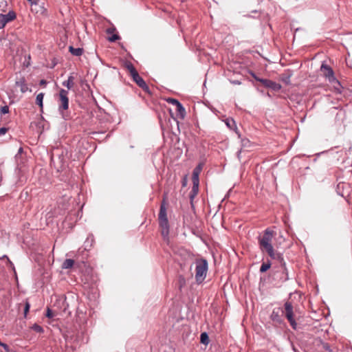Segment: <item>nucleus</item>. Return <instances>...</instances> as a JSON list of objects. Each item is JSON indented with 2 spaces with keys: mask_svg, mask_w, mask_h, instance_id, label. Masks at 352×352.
Returning <instances> with one entry per match:
<instances>
[{
  "mask_svg": "<svg viewBox=\"0 0 352 352\" xmlns=\"http://www.w3.org/2000/svg\"><path fill=\"white\" fill-rule=\"evenodd\" d=\"M274 234V232L270 228H267L265 230L263 235L258 237V246L261 251L263 253H267L272 259L277 260L279 262H283V254L276 252L272 244Z\"/></svg>",
  "mask_w": 352,
  "mask_h": 352,
  "instance_id": "obj_1",
  "label": "nucleus"
},
{
  "mask_svg": "<svg viewBox=\"0 0 352 352\" xmlns=\"http://www.w3.org/2000/svg\"><path fill=\"white\" fill-rule=\"evenodd\" d=\"M158 223L164 241L168 243L170 226L167 217L166 207L164 200L160 205V212L158 214Z\"/></svg>",
  "mask_w": 352,
  "mask_h": 352,
  "instance_id": "obj_2",
  "label": "nucleus"
},
{
  "mask_svg": "<svg viewBox=\"0 0 352 352\" xmlns=\"http://www.w3.org/2000/svg\"><path fill=\"white\" fill-rule=\"evenodd\" d=\"M68 94L69 91L64 89H60L58 94V111L65 120H69L71 119L70 115L66 112L69 108Z\"/></svg>",
  "mask_w": 352,
  "mask_h": 352,
  "instance_id": "obj_3",
  "label": "nucleus"
},
{
  "mask_svg": "<svg viewBox=\"0 0 352 352\" xmlns=\"http://www.w3.org/2000/svg\"><path fill=\"white\" fill-rule=\"evenodd\" d=\"M281 309L283 316H285L287 318L292 328L294 330L297 329L298 324L296 322L295 314V312L297 311V309L294 307L292 302L287 300L285 302L283 307Z\"/></svg>",
  "mask_w": 352,
  "mask_h": 352,
  "instance_id": "obj_4",
  "label": "nucleus"
},
{
  "mask_svg": "<svg viewBox=\"0 0 352 352\" xmlns=\"http://www.w3.org/2000/svg\"><path fill=\"white\" fill-rule=\"evenodd\" d=\"M94 242V239L92 235L89 236L86 241L84 243V248H80L78 249L75 257L76 261L77 262L85 264L89 256V251L92 248L93 243Z\"/></svg>",
  "mask_w": 352,
  "mask_h": 352,
  "instance_id": "obj_5",
  "label": "nucleus"
},
{
  "mask_svg": "<svg viewBox=\"0 0 352 352\" xmlns=\"http://www.w3.org/2000/svg\"><path fill=\"white\" fill-rule=\"evenodd\" d=\"M280 266L277 270L272 272V279L276 285H280L286 282L288 279V272L285 261L280 262Z\"/></svg>",
  "mask_w": 352,
  "mask_h": 352,
  "instance_id": "obj_6",
  "label": "nucleus"
},
{
  "mask_svg": "<svg viewBox=\"0 0 352 352\" xmlns=\"http://www.w3.org/2000/svg\"><path fill=\"white\" fill-rule=\"evenodd\" d=\"M195 265V280L198 284H200L206 278L208 268V261L205 258L196 259Z\"/></svg>",
  "mask_w": 352,
  "mask_h": 352,
  "instance_id": "obj_7",
  "label": "nucleus"
},
{
  "mask_svg": "<svg viewBox=\"0 0 352 352\" xmlns=\"http://www.w3.org/2000/svg\"><path fill=\"white\" fill-rule=\"evenodd\" d=\"M320 71L322 73V75L328 80L330 83L336 82L339 86H340V82L335 77L333 70L330 66L322 63L320 67Z\"/></svg>",
  "mask_w": 352,
  "mask_h": 352,
  "instance_id": "obj_8",
  "label": "nucleus"
},
{
  "mask_svg": "<svg viewBox=\"0 0 352 352\" xmlns=\"http://www.w3.org/2000/svg\"><path fill=\"white\" fill-rule=\"evenodd\" d=\"M16 17V14L13 10L9 11L6 14H0V29L3 28L8 23L14 21Z\"/></svg>",
  "mask_w": 352,
  "mask_h": 352,
  "instance_id": "obj_9",
  "label": "nucleus"
},
{
  "mask_svg": "<svg viewBox=\"0 0 352 352\" xmlns=\"http://www.w3.org/2000/svg\"><path fill=\"white\" fill-rule=\"evenodd\" d=\"M270 318L276 324H282L284 322L282 309L280 307L274 309L270 314Z\"/></svg>",
  "mask_w": 352,
  "mask_h": 352,
  "instance_id": "obj_10",
  "label": "nucleus"
},
{
  "mask_svg": "<svg viewBox=\"0 0 352 352\" xmlns=\"http://www.w3.org/2000/svg\"><path fill=\"white\" fill-rule=\"evenodd\" d=\"M31 10L36 14H43L46 12V9L44 7V0H38V4L34 2L31 3Z\"/></svg>",
  "mask_w": 352,
  "mask_h": 352,
  "instance_id": "obj_11",
  "label": "nucleus"
},
{
  "mask_svg": "<svg viewBox=\"0 0 352 352\" xmlns=\"http://www.w3.org/2000/svg\"><path fill=\"white\" fill-rule=\"evenodd\" d=\"M261 82L267 88L272 89L273 91H278L281 89V85L274 81L269 79H265V80H261Z\"/></svg>",
  "mask_w": 352,
  "mask_h": 352,
  "instance_id": "obj_12",
  "label": "nucleus"
},
{
  "mask_svg": "<svg viewBox=\"0 0 352 352\" xmlns=\"http://www.w3.org/2000/svg\"><path fill=\"white\" fill-rule=\"evenodd\" d=\"M16 86L20 88L22 93H25L28 90V84L24 77L20 78L16 81Z\"/></svg>",
  "mask_w": 352,
  "mask_h": 352,
  "instance_id": "obj_13",
  "label": "nucleus"
},
{
  "mask_svg": "<svg viewBox=\"0 0 352 352\" xmlns=\"http://www.w3.org/2000/svg\"><path fill=\"white\" fill-rule=\"evenodd\" d=\"M316 343L318 348L324 350L327 352H332L331 346L329 345V343L323 342L321 339L316 340Z\"/></svg>",
  "mask_w": 352,
  "mask_h": 352,
  "instance_id": "obj_14",
  "label": "nucleus"
},
{
  "mask_svg": "<svg viewBox=\"0 0 352 352\" xmlns=\"http://www.w3.org/2000/svg\"><path fill=\"white\" fill-rule=\"evenodd\" d=\"M177 116L180 119H184L186 116V110L182 103L180 102L176 106Z\"/></svg>",
  "mask_w": 352,
  "mask_h": 352,
  "instance_id": "obj_15",
  "label": "nucleus"
},
{
  "mask_svg": "<svg viewBox=\"0 0 352 352\" xmlns=\"http://www.w3.org/2000/svg\"><path fill=\"white\" fill-rule=\"evenodd\" d=\"M62 84L68 89H72L74 87V77L72 75L69 76L68 79L63 81Z\"/></svg>",
  "mask_w": 352,
  "mask_h": 352,
  "instance_id": "obj_16",
  "label": "nucleus"
},
{
  "mask_svg": "<svg viewBox=\"0 0 352 352\" xmlns=\"http://www.w3.org/2000/svg\"><path fill=\"white\" fill-rule=\"evenodd\" d=\"M69 52L74 56H80L83 54V49L80 47L75 48L70 45L69 47Z\"/></svg>",
  "mask_w": 352,
  "mask_h": 352,
  "instance_id": "obj_17",
  "label": "nucleus"
},
{
  "mask_svg": "<svg viewBox=\"0 0 352 352\" xmlns=\"http://www.w3.org/2000/svg\"><path fill=\"white\" fill-rule=\"evenodd\" d=\"M124 66L129 72L131 76H133L137 72L134 65L130 61H125Z\"/></svg>",
  "mask_w": 352,
  "mask_h": 352,
  "instance_id": "obj_18",
  "label": "nucleus"
},
{
  "mask_svg": "<svg viewBox=\"0 0 352 352\" xmlns=\"http://www.w3.org/2000/svg\"><path fill=\"white\" fill-rule=\"evenodd\" d=\"M198 192H199V186L198 185H192V190L189 194V198H190L191 204H192L193 199L197 195Z\"/></svg>",
  "mask_w": 352,
  "mask_h": 352,
  "instance_id": "obj_19",
  "label": "nucleus"
},
{
  "mask_svg": "<svg viewBox=\"0 0 352 352\" xmlns=\"http://www.w3.org/2000/svg\"><path fill=\"white\" fill-rule=\"evenodd\" d=\"M43 98H44L43 93L38 94L36 98V104L37 105H38L41 112H43Z\"/></svg>",
  "mask_w": 352,
  "mask_h": 352,
  "instance_id": "obj_20",
  "label": "nucleus"
},
{
  "mask_svg": "<svg viewBox=\"0 0 352 352\" xmlns=\"http://www.w3.org/2000/svg\"><path fill=\"white\" fill-rule=\"evenodd\" d=\"M133 81L140 87L141 85L145 82L144 80L139 75L137 72L133 76H131Z\"/></svg>",
  "mask_w": 352,
  "mask_h": 352,
  "instance_id": "obj_21",
  "label": "nucleus"
},
{
  "mask_svg": "<svg viewBox=\"0 0 352 352\" xmlns=\"http://www.w3.org/2000/svg\"><path fill=\"white\" fill-rule=\"evenodd\" d=\"M74 264V260L71 258H67L64 261L62 265L63 269H70Z\"/></svg>",
  "mask_w": 352,
  "mask_h": 352,
  "instance_id": "obj_22",
  "label": "nucleus"
},
{
  "mask_svg": "<svg viewBox=\"0 0 352 352\" xmlns=\"http://www.w3.org/2000/svg\"><path fill=\"white\" fill-rule=\"evenodd\" d=\"M272 263L270 261H267V262H263L260 267V272L264 273L267 272L270 267H271Z\"/></svg>",
  "mask_w": 352,
  "mask_h": 352,
  "instance_id": "obj_23",
  "label": "nucleus"
},
{
  "mask_svg": "<svg viewBox=\"0 0 352 352\" xmlns=\"http://www.w3.org/2000/svg\"><path fill=\"white\" fill-rule=\"evenodd\" d=\"M209 337L207 333L203 332L200 335V342L201 343L207 345L209 343Z\"/></svg>",
  "mask_w": 352,
  "mask_h": 352,
  "instance_id": "obj_24",
  "label": "nucleus"
},
{
  "mask_svg": "<svg viewBox=\"0 0 352 352\" xmlns=\"http://www.w3.org/2000/svg\"><path fill=\"white\" fill-rule=\"evenodd\" d=\"M199 174L192 172V185H198V186L199 185Z\"/></svg>",
  "mask_w": 352,
  "mask_h": 352,
  "instance_id": "obj_25",
  "label": "nucleus"
},
{
  "mask_svg": "<svg viewBox=\"0 0 352 352\" xmlns=\"http://www.w3.org/2000/svg\"><path fill=\"white\" fill-rule=\"evenodd\" d=\"M31 329L37 333H43V331H44L43 328L36 323L34 324L31 327Z\"/></svg>",
  "mask_w": 352,
  "mask_h": 352,
  "instance_id": "obj_26",
  "label": "nucleus"
},
{
  "mask_svg": "<svg viewBox=\"0 0 352 352\" xmlns=\"http://www.w3.org/2000/svg\"><path fill=\"white\" fill-rule=\"evenodd\" d=\"M166 101L169 104H172L173 105H175V107L177 105H178V104L180 103V102L175 99V98H168V99H166Z\"/></svg>",
  "mask_w": 352,
  "mask_h": 352,
  "instance_id": "obj_27",
  "label": "nucleus"
},
{
  "mask_svg": "<svg viewBox=\"0 0 352 352\" xmlns=\"http://www.w3.org/2000/svg\"><path fill=\"white\" fill-rule=\"evenodd\" d=\"M140 88L142 89L143 91H144L146 93L148 94H151V92L150 91V89H149V87L147 85V84L146 83V82H144L143 83V85H141L140 86Z\"/></svg>",
  "mask_w": 352,
  "mask_h": 352,
  "instance_id": "obj_28",
  "label": "nucleus"
},
{
  "mask_svg": "<svg viewBox=\"0 0 352 352\" xmlns=\"http://www.w3.org/2000/svg\"><path fill=\"white\" fill-rule=\"evenodd\" d=\"M226 125L230 128L232 129L234 126H235V122L233 119H227L226 122Z\"/></svg>",
  "mask_w": 352,
  "mask_h": 352,
  "instance_id": "obj_29",
  "label": "nucleus"
},
{
  "mask_svg": "<svg viewBox=\"0 0 352 352\" xmlns=\"http://www.w3.org/2000/svg\"><path fill=\"white\" fill-rule=\"evenodd\" d=\"M30 308V302L27 300L25 301V307H24V316L25 317L27 316V314L29 312Z\"/></svg>",
  "mask_w": 352,
  "mask_h": 352,
  "instance_id": "obj_30",
  "label": "nucleus"
},
{
  "mask_svg": "<svg viewBox=\"0 0 352 352\" xmlns=\"http://www.w3.org/2000/svg\"><path fill=\"white\" fill-rule=\"evenodd\" d=\"M346 186V184L344 183H340L337 185V192L339 195H340L341 196L344 197V194L343 192H341L340 191V188H342V189L344 188V186Z\"/></svg>",
  "mask_w": 352,
  "mask_h": 352,
  "instance_id": "obj_31",
  "label": "nucleus"
},
{
  "mask_svg": "<svg viewBox=\"0 0 352 352\" xmlns=\"http://www.w3.org/2000/svg\"><path fill=\"white\" fill-rule=\"evenodd\" d=\"M0 113H1V115L6 114V113H9V107H8V106L5 105L3 107H1L0 108Z\"/></svg>",
  "mask_w": 352,
  "mask_h": 352,
  "instance_id": "obj_32",
  "label": "nucleus"
},
{
  "mask_svg": "<svg viewBox=\"0 0 352 352\" xmlns=\"http://www.w3.org/2000/svg\"><path fill=\"white\" fill-rule=\"evenodd\" d=\"M120 38V36L118 34H115L112 35L111 36L109 37L108 40L110 42H115L117 40H119Z\"/></svg>",
  "mask_w": 352,
  "mask_h": 352,
  "instance_id": "obj_33",
  "label": "nucleus"
},
{
  "mask_svg": "<svg viewBox=\"0 0 352 352\" xmlns=\"http://www.w3.org/2000/svg\"><path fill=\"white\" fill-rule=\"evenodd\" d=\"M45 316L48 318H52L54 317L53 312L49 307L47 309Z\"/></svg>",
  "mask_w": 352,
  "mask_h": 352,
  "instance_id": "obj_34",
  "label": "nucleus"
},
{
  "mask_svg": "<svg viewBox=\"0 0 352 352\" xmlns=\"http://www.w3.org/2000/svg\"><path fill=\"white\" fill-rule=\"evenodd\" d=\"M201 169H202V165L201 164H199L198 166H197L194 170H193V173H197L198 174H200L201 171Z\"/></svg>",
  "mask_w": 352,
  "mask_h": 352,
  "instance_id": "obj_35",
  "label": "nucleus"
},
{
  "mask_svg": "<svg viewBox=\"0 0 352 352\" xmlns=\"http://www.w3.org/2000/svg\"><path fill=\"white\" fill-rule=\"evenodd\" d=\"M2 347L5 349V351L6 352H14L13 350H12L9 346L7 344H3V345L2 346Z\"/></svg>",
  "mask_w": 352,
  "mask_h": 352,
  "instance_id": "obj_36",
  "label": "nucleus"
},
{
  "mask_svg": "<svg viewBox=\"0 0 352 352\" xmlns=\"http://www.w3.org/2000/svg\"><path fill=\"white\" fill-rule=\"evenodd\" d=\"M8 131V128L2 127L0 129V136L6 134V133Z\"/></svg>",
  "mask_w": 352,
  "mask_h": 352,
  "instance_id": "obj_37",
  "label": "nucleus"
},
{
  "mask_svg": "<svg viewBox=\"0 0 352 352\" xmlns=\"http://www.w3.org/2000/svg\"><path fill=\"white\" fill-rule=\"evenodd\" d=\"M252 76L254 77V78L256 80L261 82V80H265L264 78H260L257 77L254 73H252Z\"/></svg>",
  "mask_w": 352,
  "mask_h": 352,
  "instance_id": "obj_38",
  "label": "nucleus"
},
{
  "mask_svg": "<svg viewBox=\"0 0 352 352\" xmlns=\"http://www.w3.org/2000/svg\"><path fill=\"white\" fill-rule=\"evenodd\" d=\"M47 84V82L44 79L41 80L39 82V85L41 86H45Z\"/></svg>",
  "mask_w": 352,
  "mask_h": 352,
  "instance_id": "obj_39",
  "label": "nucleus"
},
{
  "mask_svg": "<svg viewBox=\"0 0 352 352\" xmlns=\"http://www.w3.org/2000/svg\"><path fill=\"white\" fill-rule=\"evenodd\" d=\"M187 184V179H186V176H185L182 180V186L183 187H185Z\"/></svg>",
  "mask_w": 352,
  "mask_h": 352,
  "instance_id": "obj_40",
  "label": "nucleus"
},
{
  "mask_svg": "<svg viewBox=\"0 0 352 352\" xmlns=\"http://www.w3.org/2000/svg\"><path fill=\"white\" fill-rule=\"evenodd\" d=\"M7 258L8 262L9 263V264L10 265H13L12 263L10 261V259L8 258V257L6 255L3 256L2 258Z\"/></svg>",
  "mask_w": 352,
  "mask_h": 352,
  "instance_id": "obj_41",
  "label": "nucleus"
},
{
  "mask_svg": "<svg viewBox=\"0 0 352 352\" xmlns=\"http://www.w3.org/2000/svg\"><path fill=\"white\" fill-rule=\"evenodd\" d=\"M28 2H30V3L34 2V3H37L38 4V0H27Z\"/></svg>",
  "mask_w": 352,
  "mask_h": 352,
  "instance_id": "obj_42",
  "label": "nucleus"
},
{
  "mask_svg": "<svg viewBox=\"0 0 352 352\" xmlns=\"http://www.w3.org/2000/svg\"><path fill=\"white\" fill-rule=\"evenodd\" d=\"M113 32V30H111V29H108L107 30V33L110 34Z\"/></svg>",
  "mask_w": 352,
  "mask_h": 352,
  "instance_id": "obj_43",
  "label": "nucleus"
},
{
  "mask_svg": "<svg viewBox=\"0 0 352 352\" xmlns=\"http://www.w3.org/2000/svg\"><path fill=\"white\" fill-rule=\"evenodd\" d=\"M23 151V148H20L19 150V152H21Z\"/></svg>",
  "mask_w": 352,
  "mask_h": 352,
  "instance_id": "obj_44",
  "label": "nucleus"
}]
</instances>
